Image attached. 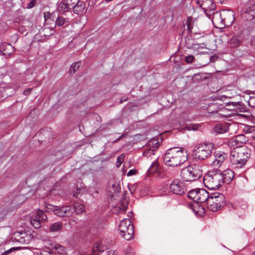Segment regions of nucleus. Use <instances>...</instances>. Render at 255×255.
<instances>
[{"label":"nucleus","instance_id":"44","mask_svg":"<svg viewBox=\"0 0 255 255\" xmlns=\"http://www.w3.org/2000/svg\"><path fill=\"white\" fill-rule=\"evenodd\" d=\"M54 248L56 250H58L63 248V247L61 245L57 244L54 246Z\"/></svg>","mask_w":255,"mask_h":255},{"label":"nucleus","instance_id":"9","mask_svg":"<svg viewBox=\"0 0 255 255\" xmlns=\"http://www.w3.org/2000/svg\"><path fill=\"white\" fill-rule=\"evenodd\" d=\"M170 190L175 194L182 195L186 191V188L183 183L178 180H173L170 184Z\"/></svg>","mask_w":255,"mask_h":255},{"label":"nucleus","instance_id":"27","mask_svg":"<svg viewBox=\"0 0 255 255\" xmlns=\"http://www.w3.org/2000/svg\"><path fill=\"white\" fill-rule=\"evenodd\" d=\"M62 228V224L60 222H56L52 224L49 227V230L51 232L60 231Z\"/></svg>","mask_w":255,"mask_h":255},{"label":"nucleus","instance_id":"37","mask_svg":"<svg viewBox=\"0 0 255 255\" xmlns=\"http://www.w3.org/2000/svg\"><path fill=\"white\" fill-rule=\"evenodd\" d=\"M125 252L126 255H133L132 250L130 248L126 249Z\"/></svg>","mask_w":255,"mask_h":255},{"label":"nucleus","instance_id":"25","mask_svg":"<svg viewBox=\"0 0 255 255\" xmlns=\"http://www.w3.org/2000/svg\"><path fill=\"white\" fill-rule=\"evenodd\" d=\"M57 9L59 12L65 13L69 11L71 9L67 4L65 0H62L61 2H60L58 5Z\"/></svg>","mask_w":255,"mask_h":255},{"label":"nucleus","instance_id":"1","mask_svg":"<svg viewBox=\"0 0 255 255\" xmlns=\"http://www.w3.org/2000/svg\"><path fill=\"white\" fill-rule=\"evenodd\" d=\"M187 156L185 149L175 147L167 150L163 158V162L167 166H177L185 162L188 159Z\"/></svg>","mask_w":255,"mask_h":255},{"label":"nucleus","instance_id":"17","mask_svg":"<svg viewBox=\"0 0 255 255\" xmlns=\"http://www.w3.org/2000/svg\"><path fill=\"white\" fill-rule=\"evenodd\" d=\"M222 11L216 12L212 17V22L215 27L218 28H223L225 27L223 17L222 16Z\"/></svg>","mask_w":255,"mask_h":255},{"label":"nucleus","instance_id":"7","mask_svg":"<svg viewBox=\"0 0 255 255\" xmlns=\"http://www.w3.org/2000/svg\"><path fill=\"white\" fill-rule=\"evenodd\" d=\"M214 148V145L212 143L201 144L193 153L196 158L204 160L210 155Z\"/></svg>","mask_w":255,"mask_h":255},{"label":"nucleus","instance_id":"45","mask_svg":"<svg viewBox=\"0 0 255 255\" xmlns=\"http://www.w3.org/2000/svg\"><path fill=\"white\" fill-rule=\"evenodd\" d=\"M119 209L120 211H123V212H125L127 210V208L125 207H123L122 208L120 207Z\"/></svg>","mask_w":255,"mask_h":255},{"label":"nucleus","instance_id":"22","mask_svg":"<svg viewBox=\"0 0 255 255\" xmlns=\"http://www.w3.org/2000/svg\"><path fill=\"white\" fill-rule=\"evenodd\" d=\"M229 130V125L227 123L217 124L214 128V131L218 134L227 132Z\"/></svg>","mask_w":255,"mask_h":255},{"label":"nucleus","instance_id":"33","mask_svg":"<svg viewBox=\"0 0 255 255\" xmlns=\"http://www.w3.org/2000/svg\"><path fill=\"white\" fill-rule=\"evenodd\" d=\"M125 157V156L124 154H122L118 157L117 161L116 162V165H117V167H119L121 166V165L122 164V163H123V162L124 160Z\"/></svg>","mask_w":255,"mask_h":255},{"label":"nucleus","instance_id":"53","mask_svg":"<svg viewBox=\"0 0 255 255\" xmlns=\"http://www.w3.org/2000/svg\"><path fill=\"white\" fill-rule=\"evenodd\" d=\"M252 255H255V252L254 253V254Z\"/></svg>","mask_w":255,"mask_h":255},{"label":"nucleus","instance_id":"15","mask_svg":"<svg viewBox=\"0 0 255 255\" xmlns=\"http://www.w3.org/2000/svg\"><path fill=\"white\" fill-rule=\"evenodd\" d=\"M222 16L223 17V21L225 26L231 25L235 20L234 13L232 10H223Z\"/></svg>","mask_w":255,"mask_h":255},{"label":"nucleus","instance_id":"2","mask_svg":"<svg viewBox=\"0 0 255 255\" xmlns=\"http://www.w3.org/2000/svg\"><path fill=\"white\" fill-rule=\"evenodd\" d=\"M250 153L246 147L234 148L230 154V161L237 168H242L246 163L250 157Z\"/></svg>","mask_w":255,"mask_h":255},{"label":"nucleus","instance_id":"14","mask_svg":"<svg viewBox=\"0 0 255 255\" xmlns=\"http://www.w3.org/2000/svg\"><path fill=\"white\" fill-rule=\"evenodd\" d=\"M248 138L245 134L237 135L230 139L229 143L232 146H237V147H243L242 144L246 143Z\"/></svg>","mask_w":255,"mask_h":255},{"label":"nucleus","instance_id":"12","mask_svg":"<svg viewBox=\"0 0 255 255\" xmlns=\"http://www.w3.org/2000/svg\"><path fill=\"white\" fill-rule=\"evenodd\" d=\"M55 215L59 217H68L73 212V208L69 206L61 207H56L53 210Z\"/></svg>","mask_w":255,"mask_h":255},{"label":"nucleus","instance_id":"38","mask_svg":"<svg viewBox=\"0 0 255 255\" xmlns=\"http://www.w3.org/2000/svg\"><path fill=\"white\" fill-rule=\"evenodd\" d=\"M135 172H136V170H134V169H131V170H130L128 172V174H127V175H128V176H131V175H133L135 174Z\"/></svg>","mask_w":255,"mask_h":255},{"label":"nucleus","instance_id":"54","mask_svg":"<svg viewBox=\"0 0 255 255\" xmlns=\"http://www.w3.org/2000/svg\"><path fill=\"white\" fill-rule=\"evenodd\" d=\"M194 212L196 213L197 212L194 210Z\"/></svg>","mask_w":255,"mask_h":255},{"label":"nucleus","instance_id":"32","mask_svg":"<svg viewBox=\"0 0 255 255\" xmlns=\"http://www.w3.org/2000/svg\"><path fill=\"white\" fill-rule=\"evenodd\" d=\"M65 1L66 2L67 4H68L70 9H71L73 8L76 3L78 2V0H65Z\"/></svg>","mask_w":255,"mask_h":255},{"label":"nucleus","instance_id":"19","mask_svg":"<svg viewBox=\"0 0 255 255\" xmlns=\"http://www.w3.org/2000/svg\"><path fill=\"white\" fill-rule=\"evenodd\" d=\"M221 177H222V182L223 183L229 184L233 180L234 177V172L230 170L227 169L224 170L223 172H221Z\"/></svg>","mask_w":255,"mask_h":255},{"label":"nucleus","instance_id":"30","mask_svg":"<svg viewBox=\"0 0 255 255\" xmlns=\"http://www.w3.org/2000/svg\"><path fill=\"white\" fill-rule=\"evenodd\" d=\"M7 212V210L4 207H0V222L4 220Z\"/></svg>","mask_w":255,"mask_h":255},{"label":"nucleus","instance_id":"36","mask_svg":"<svg viewBox=\"0 0 255 255\" xmlns=\"http://www.w3.org/2000/svg\"><path fill=\"white\" fill-rule=\"evenodd\" d=\"M36 2V0H32L27 5V8L30 9L34 6Z\"/></svg>","mask_w":255,"mask_h":255},{"label":"nucleus","instance_id":"8","mask_svg":"<svg viewBox=\"0 0 255 255\" xmlns=\"http://www.w3.org/2000/svg\"><path fill=\"white\" fill-rule=\"evenodd\" d=\"M47 217L42 210L38 209L30 218V223L35 229H39L41 227L42 223L46 221Z\"/></svg>","mask_w":255,"mask_h":255},{"label":"nucleus","instance_id":"10","mask_svg":"<svg viewBox=\"0 0 255 255\" xmlns=\"http://www.w3.org/2000/svg\"><path fill=\"white\" fill-rule=\"evenodd\" d=\"M214 159L212 162L214 167H220L228 157V154L223 151H217L214 153Z\"/></svg>","mask_w":255,"mask_h":255},{"label":"nucleus","instance_id":"47","mask_svg":"<svg viewBox=\"0 0 255 255\" xmlns=\"http://www.w3.org/2000/svg\"><path fill=\"white\" fill-rule=\"evenodd\" d=\"M196 45H198V44H192V46L191 47H188L189 48H195V46Z\"/></svg>","mask_w":255,"mask_h":255},{"label":"nucleus","instance_id":"13","mask_svg":"<svg viewBox=\"0 0 255 255\" xmlns=\"http://www.w3.org/2000/svg\"><path fill=\"white\" fill-rule=\"evenodd\" d=\"M159 146V142L156 138H153L151 139L148 143L147 149L144 155L147 157L150 156L151 154H154V151L156 150Z\"/></svg>","mask_w":255,"mask_h":255},{"label":"nucleus","instance_id":"34","mask_svg":"<svg viewBox=\"0 0 255 255\" xmlns=\"http://www.w3.org/2000/svg\"><path fill=\"white\" fill-rule=\"evenodd\" d=\"M195 57L192 55H189L185 58V61L188 64H191L193 62Z\"/></svg>","mask_w":255,"mask_h":255},{"label":"nucleus","instance_id":"5","mask_svg":"<svg viewBox=\"0 0 255 255\" xmlns=\"http://www.w3.org/2000/svg\"><path fill=\"white\" fill-rule=\"evenodd\" d=\"M226 204L224 195L220 193L211 194L207 203L208 209L212 212H217Z\"/></svg>","mask_w":255,"mask_h":255},{"label":"nucleus","instance_id":"39","mask_svg":"<svg viewBox=\"0 0 255 255\" xmlns=\"http://www.w3.org/2000/svg\"><path fill=\"white\" fill-rule=\"evenodd\" d=\"M32 88H28L26 90H25L24 91H23V94L25 95H28L29 93H30L31 91H32Z\"/></svg>","mask_w":255,"mask_h":255},{"label":"nucleus","instance_id":"41","mask_svg":"<svg viewBox=\"0 0 255 255\" xmlns=\"http://www.w3.org/2000/svg\"><path fill=\"white\" fill-rule=\"evenodd\" d=\"M198 128L197 125H193L191 126L190 127H189V129L196 130Z\"/></svg>","mask_w":255,"mask_h":255},{"label":"nucleus","instance_id":"11","mask_svg":"<svg viewBox=\"0 0 255 255\" xmlns=\"http://www.w3.org/2000/svg\"><path fill=\"white\" fill-rule=\"evenodd\" d=\"M215 2L213 0H196V3L199 5L205 11H210L216 8Z\"/></svg>","mask_w":255,"mask_h":255},{"label":"nucleus","instance_id":"52","mask_svg":"<svg viewBox=\"0 0 255 255\" xmlns=\"http://www.w3.org/2000/svg\"><path fill=\"white\" fill-rule=\"evenodd\" d=\"M6 252L7 253H9V251H6Z\"/></svg>","mask_w":255,"mask_h":255},{"label":"nucleus","instance_id":"24","mask_svg":"<svg viewBox=\"0 0 255 255\" xmlns=\"http://www.w3.org/2000/svg\"><path fill=\"white\" fill-rule=\"evenodd\" d=\"M160 169V165L158 161L155 160L150 165L147 170L148 174H153L155 172H159Z\"/></svg>","mask_w":255,"mask_h":255},{"label":"nucleus","instance_id":"31","mask_svg":"<svg viewBox=\"0 0 255 255\" xmlns=\"http://www.w3.org/2000/svg\"><path fill=\"white\" fill-rule=\"evenodd\" d=\"M80 62H76L73 63L70 67L69 72L71 74H74L80 67Z\"/></svg>","mask_w":255,"mask_h":255},{"label":"nucleus","instance_id":"26","mask_svg":"<svg viewBox=\"0 0 255 255\" xmlns=\"http://www.w3.org/2000/svg\"><path fill=\"white\" fill-rule=\"evenodd\" d=\"M73 208V212L74 211L77 214H80L84 211V206L83 205L79 203H75L71 207Z\"/></svg>","mask_w":255,"mask_h":255},{"label":"nucleus","instance_id":"29","mask_svg":"<svg viewBox=\"0 0 255 255\" xmlns=\"http://www.w3.org/2000/svg\"><path fill=\"white\" fill-rule=\"evenodd\" d=\"M68 22V19H66L62 16H58L55 22V25L61 26Z\"/></svg>","mask_w":255,"mask_h":255},{"label":"nucleus","instance_id":"28","mask_svg":"<svg viewBox=\"0 0 255 255\" xmlns=\"http://www.w3.org/2000/svg\"><path fill=\"white\" fill-rule=\"evenodd\" d=\"M198 194V189L191 190L188 192V197L197 203Z\"/></svg>","mask_w":255,"mask_h":255},{"label":"nucleus","instance_id":"20","mask_svg":"<svg viewBox=\"0 0 255 255\" xmlns=\"http://www.w3.org/2000/svg\"><path fill=\"white\" fill-rule=\"evenodd\" d=\"M210 197L209 193L204 189H198V194L197 203H203L206 202Z\"/></svg>","mask_w":255,"mask_h":255},{"label":"nucleus","instance_id":"43","mask_svg":"<svg viewBox=\"0 0 255 255\" xmlns=\"http://www.w3.org/2000/svg\"><path fill=\"white\" fill-rule=\"evenodd\" d=\"M128 98H122L120 100V103H123L124 102L128 101Z\"/></svg>","mask_w":255,"mask_h":255},{"label":"nucleus","instance_id":"48","mask_svg":"<svg viewBox=\"0 0 255 255\" xmlns=\"http://www.w3.org/2000/svg\"><path fill=\"white\" fill-rule=\"evenodd\" d=\"M226 98H227V97L226 96H221L219 99L223 100V98L226 99Z\"/></svg>","mask_w":255,"mask_h":255},{"label":"nucleus","instance_id":"40","mask_svg":"<svg viewBox=\"0 0 255 255\" xmlns=\"http://www.w3.org/2000/svg\"><path fill=\"white\" fill-rule=\"evenodd\" d=\"M187 25V29H188V30H190L191 29V21H189V20H188Z\"/></svg>","mask_w":255,"mask_h":255},{"label":"nucleus","instance_id":"35","mask_svg":"<svg viewBox=\"0 0 255 255\" xmlns=\"http://www.w3.org/2000/svg\"><path fill=\"white\" fill-rule=\"evenodd\" d=\"M248 105L251 107H255V97L251 96L248 101Z\"/></svg>","mask_w":255,"mask_h":255},{"label":"nucleus","instance_id":"42","mask_svg":"<svg viewBox=\"0 0 255 255\" xmlns=\"http://www.w3.org/2000/svg\"><path fill=\"white\" fill-rule=\"evenodd\" d=\"M124 136H125V135H124V134H122V135H121L119 138H118L117 139H116L114 141V142H118L119 140H120V139H122Z\"/></svg>","mask_w":255,"mask_h":255},{"label":"nucleus","instance_id":"16","mask_svg":"<svg viewBox=\"0 0 255 255\" xmlns=\"http://www.w3.org/2000/svg\"><path fill=\"white\" fill-rule=\"evenodd\" d=\"M243 14L248 20L255 18V3L247 4Z\"/></svg>","mask_w":255,"mask_h":255},{"label":"nucleus","instance_id":"46","mask_svg":"<svg viewBox=\"0 0 255 255\" xmlns=\"http://www.w3.org/2000/svg\"><path fill=\"white\" fill-rule=\"evenodd\" d=\"M41 255H50V253H47L46 252L43 251L41 253Z\"/></svg>","mask_w":255,"mask_h":255},{"label":"nucleus","instance_id":"21","mask_svg":"<svg viewBox=\"0 0 255 255\" xmlns=\"http://www.w3.org/2000/svg\"><path fill=\"white\" fill-rule=\"evenodd\" d=\"M243 40V38L241 35H234L230 39L229 44L232 48H237L241 45Z\"/></svg>","mask_w":255,"mask_h":255},{"label":"nucleus","instance_id":"18","mask_svg":"<svg viewBox=\"0 0 255 255\" xmlns=\"http://www.w3.org/2000/svg\"><path fill=\"white\" fill-rule=\"evenodd\" d=\"M108 249V245L106 240H101L96 243L93 246V254L92 255H98L99 252H103Z\"/></svg>","mask_w":255,"mask_h":255},{"label":"nucleus","instance_id":"50","mask_svg":"<svg viewBox=\"0 0 255 255\" xmlns=\"http://www.w3.org/2000/svg\"><path fill=\"white\" fill-rule=\"evenodd\" d=\"M46 17H47V15H46V13L45 12L44 13V18L46 19Z\"/></svg>","mask_w":255,"mask_h":255},{"label":"nucleus","instance_id":"23","mask_svg":"<svg viewBox=\"0 0 255 255\" xmlns=\"http://www.w3.org/2000/svg\"><path fill=\"white\" fill-rule=\"evenodd\" d=\"M85 7V3L78 0V2L76 3L73 7L74 12L77 14L82 13Z\"/></svg>","mask_w":255,"mask_h":255},{"label":"nucleus","instance_id":"51","mask_svg":"<svg viewBox=\"0 0 255 255\" xmlns=\"http://www.w3.org/2000/svg\"><path fill=\"white\" fill-rule=\"evenodd\" d=\"M215 106V104H212L211 105V106H210L209 108L212 107V106Z\"/></svg>","mask_w":255,"mask_h":255},{"label":"nucleus","instance_id":"4","mask_svg":"<svg viewBox=\"0 0 255 255\" xmlns=\"http://www.w3.org/2000/svg\"><path fill=\"white\" fill-rule=\"evenodd\" d=\"M221 171L215 170L210 171L203 178V183L205 186L209 189L215 190L220 187L222 184Z\"/></svg>","mask_w":255,"mask_h":255},{"label":"nucleus","instance_id":"3","mask_svg":"<svg viewBox=\"0 0 255 255\" xmlns=\"http://www.w3.org/2000/svg\"><path fill=\"white\" fill-rule=\"evenodd\" d=\"M180 176L184 181L196 180L202 176V167L199 164L188 166L181 170Z\"/></svg>","mask_w":255,"mask_h":255},{"label":"nucleus","instance_id":"6","mask_svg":"<svg viewBox=\"0 0 255 255\" xmlns=\"http://www.w3.org/2000/svg\"><path fill=\"white\" fill-rule=\"evenodd\" d=\"M120 235L126 240H131L134 234L133 226L129 219L122 220L119 225Z\"/></svg>","mask_w":255,"mask_h":255},{"label":"nucleus","instance_id":"49","mask_svg":"<svg viewBox=\"0 0 255 255\" xmlns=\"http://www.w3.org/2000/svg\"><path fill=\"white\" fill-rule=\"evenodd\" d=\"M113 0H105L106 2H109L110 1H113Z\"/></svg>","mask_w":255,"mask_h":255}]
</instances>
